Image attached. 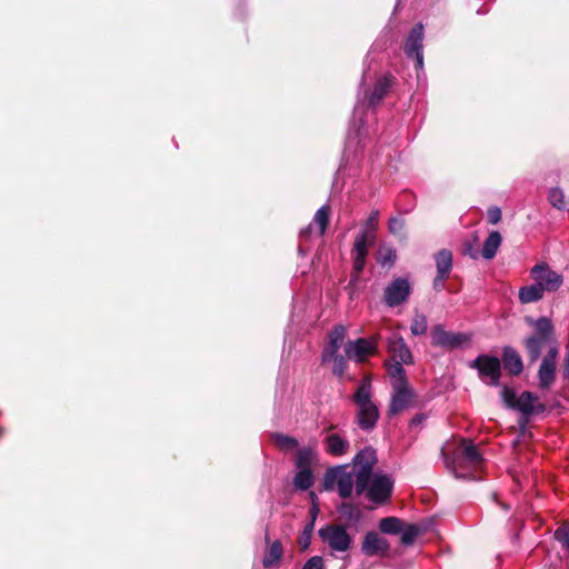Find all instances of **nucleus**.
<instances>
[{
	"label": "nucleus",
	"instance_id": "12",
	"mask_svg": "<svg viewBox=\"0 0 569 569\" xmlns=\"http://www.w3.org/2000/svg\"><path fill=\"white\" fill-rule=\"evenodd\" d=\"M393 481L389 476L386 475H375L371 479L370 486L368 485V496L369 498L377 502L386 501L392 491Z\"/></svg>",
	"mask_w": 569,
	"mask_h": 569
},
{
	"label": "nucleus",
	"instance_id": "15",
	"mask_svg": "<svg viewBox=\"0 0 569 569\" xmlns=\"http://www.w3.org/2000/svg\"><path fill=\"white\" fill-rule=\"evenodd\" d=\"M431 337L433 345L445 348H457L469 341L466 335L446 331L441 326L432 329Z\"/></svg>",
	"mask_w": 569,
	"mask_h": 569
},
{
	"label": "nucleus",
	"instance_id": "19",
	"mask_svg": "<svg viewBox=\"0 0 569 569\" xmlns=\"http://www.w3.org/2000/svg\"><path fill=\"white\" fill-rule=\"evenodd\" d=\"M361 549L367 556H382L388 551L389 543L377 532H368L363 539Z\"/></svg>",
	"mask_w": 569,
	"mask_h": 569
},
{
	"label": "nucleus",
	"instance_id": "48",
	"mask_svg": "<svg viewBox=\"0 0 569 569\" xmlns=\"http://www.w3.org/2000/svg\"><path fill=\"white\" fill-rule=\"evenodd\" d=\"M448 274L438 273L433 280V287L436 290H441L445 286V281L448 279Z\"/></svg>",
	"mask_w": 569,
	"mask_h": 569
},
{
	"label": "nucleus",
	"instance_id": "7",
	"mask_svg": "<svg viewBox=\"0 0 569 569\" xmlns=\"http://www.w3.org/2000/svg\"><path fill=\"white\" fill-rule=\"evenodd\" d=\"M471 368H476L479 371L481 379L487 383L492 386H497L499 383L501 363L497 357L481 355L472 361Z\"/></svg>",
	"mask_w": 569,
	"mask_h": 569
},
{
	"label": "nucleus",
	"instance_id": "53",
	"mask_svg": "<svg viewBox=\"0 0 569 569\" xmlns=\"http://www.w3.org/2000/svg\"><path fill=\"white\" fill-rule=\"evenodd\" d=\"M359 121H360V124H359V127L357 128V136L360 133V130H361V128H360V127L362 126V121H361V119H360Z\"/></svg>",
	"mask_w": 569,
	"mask_h": 569
},
{
	"label": "nucleus",
	"instance_id": "50",
	"mask_svg": "<svg viewBox=\"0 0 569 569\" xmlns=\"http://www.w3.org/2000/svg\"><path fill=\"white\" fill-rule=\"evenodd\" d=\"M563 373H565V376L567 378H569V351H568V355L566 357Z\"/></svg>",
	"mask_w": 569,
	"mask_h": 569
},
{
	"label": "nucleus",
	"instance_id": "9",
	"mask_svg": "<svg viewBox=\"0 0 569 569\" xmlns=\"http://www.w3.org/2000/svg\"><path fill=\"white\" fill-rule=\"evenodd\" d=\"M531 277L543 291H556L562 284L561 274L546 263L536 264L531 269Z\"/></svg>",
	"mask_w": 569,
	"mask_h": 569
},
{
	"label": "nucleus",
	"instance_id": "28",
	"mask_svg": "<svg viewBox=\"0 0 569 569\" xmlns=\"http://www.w3.org/2000/svg\"><path fill=\"white\" fill-rule=\"evenodd\" d=\"M315 478L311 469H298L293 485L299 490H308L313 485Z\"/></svg>",
	"mask_w": 569,
	"mask_h": 569
},
{
	"label": "nucleus",
	"instance_id": "11",
	"mask_svg": "<svg viewBox=\"0 0 569 569\" xmlns=\"http://www.w3.org/2000/svg\"><path fill=\"white\" fill-rule=\"evenodd\" d=\"M559 350L557 346H551L542 359L539 368L538 378L540 388L547 389L555 381L556 375V359Z\"/></svg>",
	"mask_w": 569,
	"mask_h": 569
},
{
	"label": "nucleus",
	"instance_id": "6",
	"mask_svg": "<svg viewBox=\"0 0 569 569\" xmlns=\"http://www.w3.org/2000/svg\"><path fill=\"white\" fill-rule=\"evenodd\" d=\"M318 535L332 555L348 552L352 545V537L341 525H326L319 529Z\"/></svg>",
	"mask_w": 569,
	"mask_h": 569
},
{
	"label": "nucleus",
	"instance_id": "25",
	"mask_svg": "<svg viewBox=\"0 0 569 569\" xmlns=\"http://www.w3.org/2000/svg\"><path fill=\"white\" fill-rule=\"evenodd\" d=\"M353 401L357 405V407L372 403L370 378H365L361 381L360 386L358 387V389L353 396Z\"/></svg>",
	"mask_w": 569,
	"mask_h": 569
},
{
	"label": "nucleus",
	"instance_id": "10",
	"mask_svg": "<svg viewBox=\"0 0 569 569\" xmlns=\"http://www.w3.org/2000/svg\"><path fill=\"white\" fill-rule=\"evenodd\" d=\"M377 348L376 339H357L345 345V352L349 359L362 362L369 355L375 353Z\"/></svg>",
	"mask_w": 569,
	"mask_h": 569
},
{
	"label": "nucleus",
	"instance_id": "39",
	"mask_svg": "<svg viewBox=\"0 0 569 569\" xmlns=\"http://www.w3.org/2000/svg\"><path fill=\"white\" fill-rule=\"evenodd\" d=\"M379 210H372L360 231H368L369 233L375 234L379 222Z\"/></svg>",
	"mask_w": 569,
	"mask_h": 569
},
{
	"label": "nucleus",
	"instance_id": "37",
	"mask_svg": "<svg viewBox=\"0 0 569 569\" xmlns=\"http://www.w3.org/2000/svg\"><path fill=\"white\" fill-rule=\"evenodd\" d=\"M273 441L277 446H279L282 449H293L298 446V440L296 438L282 435V433H276L273 436Z\"/></svg>",
	"mask_w": 569,
	"mask_h": 569
},
{
	"label": "nucleus",
	"instance_id": "43",
	"mask_svg": "<svg viewBox=\"0 0 569 569\" xmlns=\"http://www.w3.org/2000/svg\"><path fill=\"white\" fill-rule=\"evenodd\" d=\"M312 531H313V521H311L309 525L306 526V528L303 529V531L299 538V546L301 547L302 550H306L309 547L310 541H311Z\"/></svg>",
	"mask_w": 569,
	"mask_h": 569
},
{
	"label": "nucleus",
	"instance_id": "54",
	"mask_svg": "<svg viewBox=\"0 0 569 569\" xmlns=\"http://www.w3.org/2000/svg\"><path fill=\"white\" fill-rule=\"evenodd\" d=\"M419 421H420V418H419V417H416V418H413V419H412V421H411V422H412V423H416V422H419Z\"/></svg>",
	"mask_w": 569,
	"mask_h": 569
},
{
	"label": "nucleus",
	"instance_id": "45",
	"mask_svg": "<svg viewBox=\"0 0 569 569\" xmlns=\"http://www.w3.org/2000/svg\"><path fill=\"white\" fill-rule=\"evenodd\" d=\"M302 569H323V560L320 556H313L303 565Z\"/></svg>",
	"mask_w": 569,
	"mask_h": 569
},
{
	"label": "nucleus",
	"instance_id": "52",
	"mask_svg": "<svg viewBox=\"0 0 569 569\" xmlns=\"http://www.w3.org/2000/svg\"><path fill=\"white\" fill-rule=\"evenodd\" d=\"M361 111H362V107L360 104H357L355 108V117H357V114Z\"/></svg>",
	"mask_w": 569,
	"mask_h": 569
},
{
	"label": "nucleus",
	"instance_id": "35",
	"mask_svg": "<svg viewBox=\"0 0 569 569\" xmlns=\"http://www.w3.org/2000/svg\"><path fill=\"white\" fill-rule=\"evenodd\" d=\"M396 250L388 246H381L378 250V262L382 266H391L396 261Z\"/></svg>",
	"mask_w": 569,
	"mask_h": 569
},
{
	"label": "nucleus",
	"instance_id": "20",
	"mask_svg": "<svg viewBox=\"0 0 569 569\" xmlns=\"http://www.w3.org/2000/svg\"><path fill=\"white\" fill-rule=\"evenodd\" d=\"M379 418V410L372 402L358 407L356 421L362 430H371L376 426Z\"/></svg>",
	"mask_w": 569,
	"mask_h": 569
},
{
	"label": "nucleus",
	"instance_id": "14",
	"mask_svg": "<svg viewBox=\"0 0 569 569\" xmlns=\"http://www.w3.org/2000/svg\"><path fill=\"white\" fill-rule=\"evenodd\" d=\"M422 40H423V26L417 24L411 30L405 46L407 56L415 58L416 68H422Z\"/></svg>",
	"mask_w": 569,
	"mask_h": 569
},
{
	"label": "nucleus",
	"instance_id": "38",
	"mask_svg": "<svg viewBox=\"0 0 569 569\" xmlns=\"http://www.w3.org/2000/svg\"><path fill=\"white\" fill-rule=\"evenodd\" d=\"M326 363L332 365V373L335 376L341 377L346 371L347 363L342 355L330 358Z\"/></svg>",
	"mask_w": 569,
	"mask_h": 569
},
{
	"label": "nucleus",
	"instance_id": "24",
	"mask_svg": "<svg viewBox=\"0 0 569 569\" xmlns=\"http://www.w3.org/2000/svg\"><path fill=\"white\" fill-rule=\"evenodd\" d=\"M390 83H391V80L389 77L385 76L382 78H380L377 83L375 84V88L371 92V94L369 96V106H376L378 104L382 98L385 97V94L388 92L389 88H390Z\"/></svg>",
	"mask_w": 569,
	"mask_h": 569
},
{
	"label": "nucleus",
	"instance_id": "33",
	"mask_svg": "<svg viewBox=\"0 0 569 569\" xmlns=\"http://www.w3.org/2000/svg\"><path fill=\"white\" fill-rule=\"evenodd\" d=\"M379 528L385 533L396 535L402 530V521L396 517H387L380 521Z\"/></svg>",
	"mask_w": 569,
	"mask_h": 569
},
{
	"label": "nucleus",
	"instance_id": "49",
	"mask_svg": "<svg viewBox=\"0 0 569 569\" xmlns=\"http://www.w3.org/2000/svg\"><path fill=\"white\" fill-rule=\"evenodd\" d=\"M310 498H311V500H312V508H311V517H312V520H311V521H313V522H315L316 517H317V515H318V512H319L318 506H317V503H316V500H317V496H316V493H315V492H310Z\"/></svg>",
	"mask_w": 569,
	"mask_h": 569
},
{
	"label": "nucleus",
	"instance_id": "22",
	"mask_svg": "<svg viewBox=\"0 0 569 569\" xmlns=\"http://www.w3.org/2000/svg\"><path fill=\"white\" fill-rule=\"evenodd\" d=\"M505 368L512 375H519L522 371V360L519 353L511 347H506L502 353Z\"/></svg>",
	"mask_w": 569,
	"mask_h": 569
},
{
	"label": "nucleus",
	"instance_id": "4",
	"mask_svg": "<svg viewBox=\"0 0 569 569\" xmlns=\"http://www.w3.org/2000/svg\"><path fill=\"white\" fill-rule=\"evenodd\" d=\"M501 398L508 408L517 409L525 416L539 413L545 410V406L539 401L538 397L529 391H523L518 397L513 389L503 387Z\"/></svg>",
	"mask_w": 569,
	"mask_h": 569
},
{
	"label": "nucleus",
	"instance_id": "29",
	"mask_svg": "<svg viewBox=\"0 0 569 569\" xmlns=\"http://www.w3.org/2000/svg\"><path fill=\"white\" fill-rule=\"evenodd\" d=\"M437 272L450 274L452 268V253L449 250H440L436 256Z\"/></svg>",
	"mask_w": 569,
	"mask_h": 569
},
{
	"label": "nucleus",
	"instance_id": "30",
	"mask_svg": "<svg viewBox=\"0 0 569 569\" xmlns=\"http://www.w3.org/2000/svg\"><path fill=\"white\" fill-rule=\"evenodd\" d=\"M402 365L403 362H400L398 360H395V362L387 363L388 373L392 379V387H395V385L398 383H407L406 373Z\"/></svg>",
	"mask_w": 569,
	"mask_h": 569
},
{
	"label": "nucleus",
	"instance_id": "23",
	"mask_svg": "<svg viewBox=\"0 0 569 569\" xmlns=\"http://www.w3.org/2000/svg\"><path fill=\"white\" fill-rule=\"evenodd\" d=\"M501 236L498 231H491L483 243L481 251L482 257L487 260L492 259L501 244Z\"/></svg>",
	"mask_w": 569,
	"mask_h": 569
},
{
	"label": "nucleus",
	"instance_id": "8",
	"mask_svg": "<svg viewBox=\"0 0 569 569\" xmlns=\"http://www.w3.org/2000/svg\"><path fill=\"white\" fill-rule=\"evenodd\" d=\"M376 234H371L368 231H360L353 243L352 258H353V270L356 278L363 270L366 259L369 253V248L375 243Z\"/></svg>",
	"mask_w": 569,
	"mask_h": 569
},
{
	"label": "nucleus",
	"instance_id": "36",
	"mask_svg": "<svg viewBox=\"0 0 569 569\" xmlns=\"http://www.w3.org/2000/svg\"><path fill=\"white\" fill-rule=\"evenodd\" d=\"M428 321L427 317L421 313H417L412 320L410 330L413 336H421L427 332Z\"/></svg>",
	"mask_w": 569,
	"mask_h": 569
},
{
	"label": "nucleus",
	"instance_id": "31",
	"mask_svg": "<svg viewBox=\"0 0 569 569\" xmlns=\"http://www.w3.org/2000/svg\"><path fill=\"white\" fill-rule=\"evenodd\" d=\"M548 201L553 208L558 210L568 209L565 192L559 187H553L548 191Z\"/></svg>",
	"mask_w": 569,
	"mask_h": 569
},
{
	"label": "nucleus",
	"instance_id": "34",
	"mask_svg": "<svg viewBox=\"0 0 569 569\" xmlns=\"http://www.w3.org/2000/svg\"><path fill=\"white\" fill-rule=\"evenodd\" d=\"M347 336V329L343 326H337L335 327L328 336V342L333 346L336 349L340 350V348L343 346V341Z\"/></svg>",
	"mask_w": 569,
	"mask_h": 569
},
{
	"label": "nucleus",
	"instance_id": "46",
	"mask_svg": "<svg viewBox=\"0 0 569 569\" xmlns=\"http://www.w3.org/2000/svg\"><path fill=\"white\" fill-rule=\"evenodd\" d=\"M488 221L491 224H497L501 220V210L498 207H491L487 211Z\"/></svg>",
	"mask_w": 569,
	"mask_h": 569
},
{
	"label": "nucleus",
	"instance_id": "44",
	"mask_svg": "<svg viewBox=\"0 0 569 569\" xmlns=\"http://www.w3.org/2000/svg\"><path fill=\"white\" fill-rule=\"evenodd\" d=\"M338 511L348 519H357L359 516L357 508L351 503H342L338 507Z\"/></svg>",
	"mask_w": 569,
	"mask_h": 569
},
{
	"label": "nucleus",
	"instance_id": "42",
	"mask_svg": "<svg viewBox=\"0 0 569 569\" xmlns=\"http://www.w3.org/2000/svg\"><path fill=\"white\" fill-rule=\"evenodd\" d=\"M418 535V528L416 526H409L403 531H401V542L407 546L411 545Z\"/></svg>",
	"mask_w": 569,
	"mask_h": 569
},
{
	"label": "nucleus",
	"instance_id": "41",
	"mask_svg": "<svg viewBox=\"0 0 569 569\" xmlns=\"http://www.w3.org/2000/svg\"><path fill=\"white\" fill-rule=\"evenodd\" d=\"M405 226H406L405 220H402L398 217H393V218H390V220H389L388 229L392 234L402 236L403 231H405Z\"/></svg>",
	"mask_w": 569,
	"mask_h": 569
},
{
	"label": "nucleus",
	"instance_id": "2",
	"mask_svg": "<svg viewBox=\"0 0 569 569\" xmlns=\"http://www.w3.org/2000/svg\"><path fill=\"white\" fill-rule=\"evenodd\" d=\"M355 471L350 465H340L329 468L323 476V489L327 491L337 490L343 499L349 498L356 485Z\"/></svg>",
	"mask_w": 569,
	"mask_h": 569
},
{
	"label": "nucleus",
	"instance_id": "40",
	"mask_svg": "<svg viewBox=\"0 0 569 569\" xmlns=\"http://www.w3.org/2000/svg\"><path fill=\"white\" fill-rule=\"evenodd\" d=\"M555 538L561 543L562 548L569 552V525H563L555 532Z\"/></svg>",
	"mask_w": 569,
	"mask_h": 569
},
{
	"label": "nucleus",
	"instance_id": "13",
	"mask_svg": "<svg viewBox=\"0 0 569 569\" xmlns=\"http://www.w3.org/2000/svg\"><path fill=\"white\" fill-rule=\"evenodd\" d=\"M411 291L407 279L398 278L392 281L385 290V301L389 307H396L405 302Z\"/></svg>",
	"mask_w": 569,
	"mask_h": 569
},
{
	"label": "nucleus",
	"instance_id": "32",
	"mask_svg": "<svg viewBox=\"0 0 569 569\" xmlns=\"http://www.w3.org/2000/svg\"><path fill=\"white\" fill-rule=\"evenodd\" d=\"M282 557V546L279 541H274L263 558V566L271 567L277 563Z\"/></svg>",
	"mask_w": 569,
	"mask_h": 569
},
{
	"label": "nucleus",
	"instance_id": "1",
	"mask_svg": "<svg viewBox=\"0 0 569 569\" xmlns=\"http://www.w3.org/2000/svg\"><path fill=\"white\" fill-rule=\"evenodd\" d=\"M448 447L442 448L446 465L457 478L480 479L476 473L481 469L483 459L470 440L461 439L452 458L448 457Z\"/></svg>",
	"mask_w": 569,
	"mask_h": 569
},
{
	"label": "nucleus",
	"instance_id": "17",
	"mask_svg": "<svg viewBox=\"0 0 569 569\" xmlns=\"http://www.w3.org/2000/svg\"><path fill=\"white\" fill-rule=\"evenodd\" d=\"M412 400V392L408 383H398L393 387V395L389 408L390 415H397L407 409Z\"/></svg>",
	"mask_w": 569,
	"mask_h": 569
},
{
	"label": "nucleus",
	"instance_id": "3",
	"mask_svg": "<svg viewBox=\"0 0 569 569\" xmlns=\"http://www.w3.org/2000/svg\"><path fill=\"white\" fill-rule=\"evenodd\" d=\"M376 462V451L370 447L362 449L353 457L352 470L356 473V490L358 495L367 489Z\"/></svg>",
	"mask_w": 569,
	"mask_h": 569
},
{
	"label": "nucleus",
	"instance_id": "16",
	"mask_svg": "<svg viewBox=\"0 0 569 569\" xmlns=\"http://www.w3.org/2000/svg\"><path fill=\"white\" fill-rule=\"evenodd\" d=\"M387 348L393 360H398L405 365L412 363L411 351L399 333H391V336L388 338Z\"/></svg>",
	"mask_w": 569,
	"mask_h": 569
},
{
	"label": "nucleus",
	"instance_id": "26",
	"mask_svg": "<svg viewBox=\"0 0 569 569\" xmlns=\"http://www.w3.org/2000/svg\"><path fill=\"white\" fill-rule=\"evenodd\" d=\"M317 459V452L310 447L299 449L296 457L297 469H311L312 463Z\"/></svg>",
	"mask_w": 569,
	"mask_h": 569
},
{
	"label": "nucleus",
	"instance_id": "18",
	"mask_svg": "<svg viewBox=\"0 0 569 569\" xmlns=\"http://www.w3.org/2000/svg\"><path fill=\"white\" fill-rule=\"evenodd\" d=\"M323 443L327 453L335 457H342L350 451V442L347 437L337 432L328 433Z\"/></svg>",
	"mask_w": 569,
	"mask_h": 569
},
{
	"label": "nucleus",
	"instance_id": "51",
	"mask_svg": "<svg viewBox=\"0 0 569 569\" xmlns=\"http://www.w3.org/2000/svg\"><path fill=\"white\" fill-rule=\"evenodd\" d=\"M357 137H352V133H349V137H348V140H347V147L350 148L355 140H356Z\"/></svg>",
	"mask_w": 569,
	"mask_h": 569
},
{
	"label": "nucleus",
	"instance_id": "27",
	"mask_svg": "<svg viewBox=\"0 0 569 569\" xmlns=\"http://www.w3.org/2000/svg\"><path fill=\"white\" fill-rule=\"evenodd\" d=\"M543 296V290L537 284L522 287L519 290V300L522 303H531L540 300Z\"/></svg>",
	"mask_w": 569,
	"mask_h": 569
},
{
	"label": "nucleus",
	"instance_id": "5",
	"mask_svg": "<svg viewBox=\"0 0 569 569\" xmlns=\"http://www.w3.org/2000/svg\"><path fill=\"white\" fill-rule=\"evenodd\" d=\"M535 327L537 335L529 337L525 342L531 362H535L539 359L541 350L545 346L549 345V348L555 346L551 343L553 326L548 318H539L535 322Z\"/></svg>",
	"mask_w": 569,
	"mask_h": 569
},
{
	"label": "nucleus",
	"instance_id": "47",
	"mask_svg": "<svg viewBox=\"0 0 569 569\" xmlns=\"http://www.w3.org/2000/svg\"><path fill=\"white\" fill-rule=\"evenodd\" d=\"M338 355H340L339 350L336 349L333 346H331L328 342L327 346L323 348V351H322V356H321L322 362H327V361L330 360V358L336 357Z\"/></svg>",
	"mask_w": 569,
	"mask_h": 569
},
{
	"label": "nucleus",
	"instance_id": "21",
	"mask_svg": "<svg viewBox=\"0 0 569 569\" xmlns=\"http://www.w3.org/2000/svg\"><path fill=\"white\" fill-rule=\"evenodd\" d=\"M329 222V207L322 206L320 209L317 210L315 213L312 222L309 224V227L301 231V236H307L311 232L312 227L316 226L318 228L319 236H323Z\"/></svg>",
	"mask_w": 569,
	"mask_h": 569
}]
</instances>
